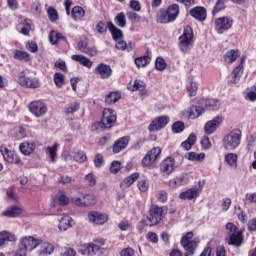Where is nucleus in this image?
<instances>
[{
	"label": "nucleus",
	"mask_w": 256,
	"mask_h": 256,
	"mask_svg": "<svg viewBox=\"0 0 256 256\" xmlns=\"http://www.w3.org/2000/svg\"><path fill=\"white\" fill-rule=\"evenodd\" d=\"M115 123H117V112L113 109L106 108L103 110L101 121L93 124L92 129L101 133L105 129H111Z\"/></svg>",
	"instance_id": "obj_1"
},
{
	"label": "nucleus",
	"mask_w": 256,
	"mask_h": 256,
	"mask_svg": "<svg viewBox=\"0 0 256 256\" xmlns=\"http://www.w3.org/2000/svg\"><path fill=\"white\" fill-rule=\"evenodd\" d=\"M41 243H43V240L37 239L33 236L22 237L19 240L18 250L14 256H27V251H33V249H37Z\"/></svg>",
	"instance_id": "obj_2"
},
{
	"label": "nucleus",
	"mask_w": 256,
	"mask_h": 256,
	"mask_svg": "<svg viewBox=\"0 0 256 256\" xmlns=\"http://www.w3.org/2000/svg\"><path fill=\"white\" fill-rule=\"evenodd\" d=\"M226 230L228 231L226 236L228 245H233V247H241V245H243V241H245L243 231H239V228L231 222L226 224Z\"/></svg>",
	"instance_id": "obj_3"
},
{
	"label": "nucleus",
	"mask_w": 256,
	"mask_h": 256,
	"mask_svg": "<svg viewBox=\"0 0 256 256\" xmlns=\"http://www.w3.org/2000/svg\"><path fill=\"white\" fill-rule=\"evenodd\" d=\"M179 17V5L172 4L170 5L167 10H160L157 16L158 23H173L175 19Z\"/></svg>",
	"instance_id": "obj_4"
},
{
	"label": "nucleus",
	"mask_w": 256,
	"mask_h": 256,
	"mask_svg": "<svg viewBox=\"0 0 256 256\" xmlns=\"http://www.w3.org/2000/svg\"><path fill=\"white\" fill-rule=\"evenodd\" d=\"M226 151H235L241 145V130H233L222 139Z\"/></svg>",
	"instance_id": "obj_5"
},
{
	"label": "nucleus",
	"mask_w": 256,
	"mask_h": 256,
	"mask_svg": "<svg viewBox=\"0 0 256 256\" xmlns=\"http://www.w3.org/2000/svg\"><path fill=\"white\" fill-rule=\"evenodd\" d=\"M193 47V29L188 26L179 37V48L182 53H189Z\"/></svg>",
	"instance_id": "obj_6"
},
{
	"label": "nucleus",
	"mask_w": 256,
	"mask_h": 256,
	"mask_svg": "<svg viewBox=\"0 0 256 256\" xmlns=\"http://www.w3.org/2000/svg\"><path fill=\"white\" fill-rule=\"evenodd\" d=\"M165 213H167L166 206L159 207L157 205H152L147 216L149 226L153 227L155 225H159V222L163 219V215H165Z\"/></svg>",
	"instance_id": "obj_7"
},
{
	"label": "nucleus",
	"mask_w": 256,
	"mask_h": 256,
	"mask_svg": "<svg viewBox=\"0 0 256 256\" xmlns=\"http://www.w3.org/2000/svg\"><path fill=\"white\" fill-rule=\"evenodd\" d=\"M193 239V232H187L181 240L180 244L182 245L183 249L186 251L184 256H194L195 251L197 249V242Z\"/></svg>",
	"instance_id": "obj_8"
},
{
	"label": "nucleus",
	"mask_w": 256,
	"mask_h": 256,
	"mask_svg": "<svg viewBox=\"0 0 256 256\" xmlns=\"http://www.w3.org/2000/svg\"><path fill=\"white\" fill-rule=\"evenodd\" d=\"M78 252H80L81 255H84V256H95V255L101 256V255H105V248L95 243H87L82 245L78 250Z\"/></svg>",
	"instance_id": "obj_9"
},
{
	"label": "nucleus",
	"mask_w": 256,
	"mask_h": 256,
	"mask_svg": "<svg viewBox=\"0 0 256 256\" xmlns=\"http://www.w3.org/2000/svg\"><path fill=\"white\" fill-rule=\"evenodd\" d=\"M0 153L3 156L4 160L7 161V163L17 165L18 167H23V161L21 160V157H19V155L15 153V151L9 150L6 147H1Z\"/></svg>",
	"instance_id": "obj_10"
},
{
	"label": "nucleus",
	"mask_w": 256,
	"mask_h": 256,
	"mask_svg": "<svg viewBox=\"0 0 256 256\" xmlns=\"http://www.w3.org/2000/svg\"><path fill=\"white\" fill-rule=\"evenodd\" d=\"M168 124L169 116H158L150 123L148 131H150V133L161 131V129H165Z\"/></svg>",
	"instance_id": "obj_11"
},
{
	"label": "nucleus",
	"mask_w": 256,
	"mask_h": 256,
	"mask_svg": "<svg viewBox=\"0 0 256 256\" xmlns=\"http://www.w3.org/2000/svg\"><path fill=\"white\" fill-rule=\"evenodd\" d=\"M18 81L19 85L26 87V89H39V87H41V83L37 78H29L25 76V72L20 73Z\"/></svg>",
	"instance_id": "obj_12"
},
{
	"label": "nucleus",
	"mask_w": 256,
	"mask_h": 256,
	"mask_svg": "<svg viewBox=\"0 0 256 256\" xmlns=\"http://www.w3.org/2000/svg\"><path fill=\"white\" fill-rule=\"evenodd\" d=\"M161 155V149L159 147L152 148L142 159L143 167H151V165L157 161Z\"/></svg>",
	"instance_id": "obj_13"
},
{
	"label": "nucleus",
	"mask_w": 256,
	"mask_h": 256,
	"mask_svg": "<svg viewBox=\"0 0 256 256\" xmlns=\"http://www.w3.org/2000/svg\"><path fill=\"white\" fill-rule=\"evenodd\" d=\"M72 203L78 207H91L95 203V197L91 194H82L80 197H73Z\"/></svg>",
	"instance_id": "obj_14"
},
{
	"label": "nucleus",
	"mask_w": 256,
	"mask_h": 256,
	"mask_svg": "<svg viewBox=\"0 0 256 256\" xmlns=\"http://www.w3.org/2000/svg\"><path fill=\"white\" fill-rule=\"evenodd\" d=\"M28 109L35 117H43L47 113V105L41 101H33L28 105Z\"/></svg>",
	"instance_id": "obj_15"
},
{
	"label": "nucleus",
	"mask_w": 256,
	"mask_h": 256,
	"mask_svg": "<svg viewBox=\"0 0 256 256\" xmlns=\"http://www.w3.org/2000/svg\"><path fill=\"white\" fill-rule=\"evenodd\" d=\"M77 49L81 53H85V55H89V57L97 56V50L95 48L89 46V41L87 38L81 39L77 44Z\"/></svg>",
	"instance_id": "obj_16"
},
{
	"label": "nucleus",
	"mask_w": 256,
	"mask_h": 256,
	"mask_svg": "<svg viewBox=\"0 0 256 256\" xmlns=\"http://www.w3.org/2000/svg\"><path fill=\"white\" fill-rule=\"evenodd\" d=\"M221 123H223V116H216L214 119L208 121L204 126L206 135H213Z\"/></svg>",
	"instance_id": "obj_17"
},
{
	"label": "nucleus",
	"mask_w": 256,
	"mask_h": 256,
	"mask_svg": "<svg viewBox=\"0 0 256 256\" xmlns=\"http://www.w3.org/2000/svg\"><path fill=\"white\" fill-rule=\"evenodd\" d=\"M107 215L103 213H99L97 211H91L88 214V221L90 223H94V225H105L107 223Z\"/></svg>",
	"instance_id": "obj_18"
},
{
	"label": "nucleus",
	"mask_w": 256,
	"mask_h": 256,
	"mask_svg": "<svg viewBox=\"0 0 256 256\" xmlns=\"http://www.w3.org/2000/svg\"><path fill=\"white\" fill-rule=\"evenodd\" d=\"M94 73L96 75H99L101 79H109L111 75H113V69H111V66L100 63L98 66L95 68Z\"/></svg>",
	"instance_id": "obj_19"
},
{
	"label": "nucleus",
	"mask_w": 256,
	"mask_h": 256,
	"mask_svg": "<svg viewBox=\"0 0 256 256\" xmlns=\"http://www.w3.org/2000/svg\"><path fill=\"white\" fill-rule=\"evenodd\" d=\"M130 138L129 136H124L119 138L117 141H115L112 149L113 153H121L123 149L127 148V145H129Z\"/></svg>",
	"instance_id": "obj_20"
},
{
	"label": "nucleus",
	"mask_w": 256,
	"mask_h": 256,
	"mask_svg": "<svg viewBox=\"0 0 256 256\" xmlns=\"http://www.w3.org/2000/svg\"><path fill=\"white\" fill-rule=\"evenodd\" d=\"M162 173L165 175H171L172 171H175V159L166 158L160 165Z\"/></svg>",
	"instance_id": "obj_21"
},
{
	"label": "nucleus",
	"mask_w": 256,
	"mask_h": 256,
	"mask_svg": "<svg viewBox=\"0 0 256 256\" xmlns=\"http://www.w3.org/2000/svg\"><path fill=\"white\" fill-rule=\"evenodd\" d=\"M216 25L218 27V32L222 33V31H227L228 29H231L233 25V20H231L229 17H222L216 19Z\"/></svg>",
	"instance_id": "obj_22"
},
{
	"label": "nucleus",
	"mask_w": 256,
	"mask_h": 256,
	"mask_svg": "<svg viewBox=\"0 0 256 256\" xmlns=\"http://www.w3.org/2000/svg\"><path fill=\"white\" fill-rule=\"evenodd\" d=\"M191 17H194L197 21H205L207 19V10L203 7H195L190 10Z\"/></svg>",
	"instance_id": "obj_23"
},
{
	"label": "nucleus",
	"mask_w": 256,
	"mask_h": 256,
	"mask_svg": "<svg viewBox=\"0 0 256 256\" xmlns=\"http://www.w3.org/2000/svg\"><path fill=\"white\" fill-rule=\"evenodd\" d=\"M152 53L150 50H146V54L144 56L138 57L134 60L135 65L139 68L147 67L149 63H151Z\"/></svg>",
	"instance_id": "obj_24"
},
{
	"label": "nucleus",
	"mask_w": 256,
	"mask_h": 256,
	"mask_svg": "<svg viewBox=\"0 0 256 256\" xmlns=\"http://www.w3.org/2000/svg\"><path fill=\"white\" fill-rule=\"evenodd\" d=\"M179 197L183 200L188 199V201H191V199H197V197H199V189L190 188V189L180 193Z\"/></svg>",
	"instance_id": "obj_25"
},
{
	"label": "nucleus",
	"mask_w": 256,
	"mask_h": 256,
	"mask_svg": "<svg viewBox=\"0 0 256 256\" xmlns=\"http://www.w3.org/2000/svg\"><path fill=\"white\" fill-rule=\"evenodd\" d=\"M108 30L112 34V38L114 41H119L123 39V31L115 26L113 22H108L107 24Z\"/></svg>",
	"instance_id": "obj_26"
},
{
	"label": "nucleus",
	"mask_w": 256,
	"mask_h": 256,
	"mask_svg": "<svg viewBox=\"0 0 256 256\" xmlns=\"http://www.w3.org/2000/svg\"><path fill=\"white\" fill-rule=\"evenodd\" d=\"M35 142H22L19 145V150L22 155H31L35 151Z\"/></svg>",
	"instance_id": "obj_27"
},
{
	"label": "nucleus",
	"mask_w": 256,
	"mask_h": 256,
	"mask_svg": "<svg viewBox=\"0 0 256 256\" xmlns=\"http://www.w3.org/2000/svg\"><path fill=\"white\" fill-rule=\"evenodd\" d=\"M71 59L72 61H76L77 63H80L81 65H83V67H88V69H91L93 67V62L85 56L72 55Z\"/></svg>",
	"instance_id": "obj_28"
},
{
	"label": "nucleus",
	"mask_w": 256,
	"mask_h": 256,
	"mask_svg": "<svg viewBox=\"0 0 256 256\" xmlns=\"http://www.w3.org/2000/svg\"><path fill=\"white\" fill-rule=\"evenodd\" d=\"M13 57L16 61H23L24 63H28V61H31V55L21 50H14Z\"/></svg>",
	"instance_id": "obj_29"
},
{
	"label": "nucleus",
	"mask_w": 256,
	"mask_h": 256,
	"mask_svg": "<svg viewBox=\"0 0 256 256\" xmlns=\"http://www.w3.org/2000/svg\"><path fill=\"white\" fill-rule=\"evenodd\" d=\"M204 107L208 110V111H217L219 110V108L221 107V103L219 102V100L216 99H206L204 100Z\"/></svg>",
	"instance_id": "obj_30"
},
{
	"label": "nucleus",
	"mask_w": 256,
	"mask_h": 256,
	"mask_svg": "<svg viewBox=\"0 0 256 256\" xmlns=\"http://www.w3.org/2000/svg\"><path fill=\"white\" fill-rule=\"evenodd\" d=\"M0 247H3V245H5L6 241H17V237H15V235H13L11 232L9 231H2L0 232Z\"/></svg>",
	"instance_id": "obj_31"
},
{
	"label": "nucleus",
	"mask_w": 256,
	"mask_h": 256,
	"mask_svg": "<svg viewBox=\"0 0 256 256\" xmlns=\"http://www.w3.org/2000/svg\"><path fill=\"white\" fill-rule=\"evenodd\" d=\"M20 213H21V208L17 206H10L2 212V215L4 217H19Z\"/></svg>",
	"instance_id": "obj_32"
},
{
	"label": "nucleus",
	"mask_w": 256,
	"mask_h": 256,
	"mask_svg": "<svg viewBox=\"0 0 256 256\" xmlns=\"http://www.w3.org/2000/svg\"><path fill=\"white\" fill-rule=\"evenodd\" d=\"M205 113V108L201 106H192L189 111L190 119H197V117H201Z\"/></svg>",
	"instance_id": "obj_33"
},
{
	"label": "nucleus",
	"mask_w": 256,
	"mask_h": 256,
	"mask_svg": "<svg viewBox=\"0 0 256 256\" xmlns=\"http://www.w3.org/2000/svg\"><path fill=\"white\" fill-rule=\"evenodd\" d=\"M232 80L231 83L237 84L241 80V76L243 75V65L239 64L236 66L232 72Z\"/></svg>",
	"instance_id": "obj_34"
},
{
	"label": "nucleus",
	"mask_w": 256,
	"mask_h": 256,
	"mask_svg": "<svg viewBox=\"0 0 256 256\" xmlns=\"http://www.w3.org/2000/svg\"><path fill=\"white\" fill-rule=\"evenodd\" d=\"M238 159H239V156H237V154H235V153H228L225 155L226 163L233 169H237V160Z\"/></svg>",
	"instance_id": "obj_35"
},
{
	"label": "nucleus",
	"mask_w": 256,
	"mask_h": 256,
	"mask_svg": "<svg viewBox=\"0 0 256 256\" xmlns=\"http://www.w3.org/2000/svg\"><path fill=\"white\" fill-rule=\"evenodd\" d=\"M71 217L65 215L61 218L60 222H59V229L61 231H67V229H69L71 227Z\"/></svg>",
	"instance_id": "obj_36"
},
{
	"label": "nucleus",
	"mask_w": 256,
	"mask_h": 256,
	"mask_svg": "<svg viewBox=\"0 0 256 256\" xmlns=\"http://www.w3.org/2000/svg\"><path fill=\"white\" fill-rule=\"evenodd\" d=\"M119 99H121V93L111 92L106 96L105 103H107V105H113L114 103H117Z\"/></svg>",
	"instance_id": "obj_37"
},
{
	"label": "nucleus",
	"mask_w": 256,
	"mask_h": 256,
	"mask_svg": "<svg viewBox=\"0 0 256 256\" xmlns=\"http://www.w3.org/2000/svg\"><path fill=\"white\" fill-rule=\"evenodd\" d=\"M237 57H239V51L238 50H230L225 54L224 60L226 63H234V61H237Z\"/></svg>",
	"instance_id": "obj_38"
},
{
	"label": "nucleus",
	"mask_w": 256,
	"mask_h": 256,
	"mask_svg": "<svg viewBox=\"0 0 256 256\" xmlns=\"http://www.w3.org/2000/svg\"><path fill=\"white\" fill-rule=\"evenodd\" d=\"M114 21L118 27H127V18L125 17V13L123 12L118 13L115 16Z\"/></svg>",
	"instance_id": "obj_39"
},
{
	"label": "nucleus",
	"mask_w": 256,
	"mask_h": 256,
	"mask_svg": "<svg viewBox=\"0 0 256 256\" xmlns=\"http://www.w3.org/2000/svg\"><path fill=\"white\" fill-rule=\"evenodd\" d=\"M138 179L139 173H133L123 180L122 185H125V187H131V185H133V183H135Z\"/></svg>",
	"instance_id": "obj_40"
},
{
	"label": "nucleus",
	"mask_w": 256,
	"mask_h": 256,
	"mask_svg": "<svg viewBox=\"0 0 256 256\" xmlns=\"http://www.w3.org/2000/svg\"><path fill=\"white\" fill-rule=\"evenodd\" d=\"M197 83L193 80H190L187 84V91L190 97H195L197 95Z\"/></svg>",
	"instance_id": "obj_41"
},
{
	"label": "nucleus",
	"mask_w": 256,
	"mask_h": 256,
	"mask_svg": "<svg viewBox=\"0 0 256 256\" xmlns=\"http://www.w3.org/2000/svg\"><path fill=\"white\" fill-rule=\"evenodd\" d=\"M72 17L74 19H81V18L85 17V10L80 6L74 7L72 9Z\"/></svg>",
	"instance_id": "obj_42"
},
{
	"label": "nucleus",
	"mask_w": 256,
	"mask_h": 256,
	"mask_svg": "<svg viewBox=\"0 0 256 256\" xmlns=\"http://www.w3.org/2000/svg\"><path fill=\"white\" fill-rule=\"evenodd\" d=\"M138 189L141 193H145L149 189V181L146 178H142L138 181Z\"/></svg>",
	"instance_id": "obj_43"
},
{
	"label": "nucleus",
	"mask_w": 256,
	"mask_h": 256,
	"mask_svg": "<svg viewBox=\"0 0 256 256\" xmlns=\"http://www.w3.org/2000/svg\"><path fill=\"white\" fill-rule=\"evenodd\" d=\"M54 83L56 87H62L65 83V76L62 73L56 72L54 74Z\"/></svg>",
	"instance_id": "obj_44"
},
{
	"label": "nucleus",
	"mask_w": 256,
	"mask_h": 256,
	"mask_svg": "<svg viewBox=\"0 0 256 256\" xmlns=\"http://www.w3.org/2000/svg\"><path fill=\"white\" fill-rule=\"evenodd\" d=\"M173 133H183L185 131V123L182 121H177L172 125Z\"/></svg>",
	"instance_id": "obj_45"
},
{
	"label": "nucleus",
	"mask_w": 256,
	"mask_h": 256,
	"mask_svg": "<svg viewBox=\"0 0 256 256\" xmlns=\"http://www.w3.org/2000/svg\"><path fill=\"white\" fill-rule=\"evenodd\" d=\"M81 105L79 103L74 102L69 105V107L66 108V115L70 116L73 115V113H77V110L80 109Z\"/></svg>",
	"instance_id": "obj_46"
},
{
	"label": "nucleus",
	"mask_w": 256,
	"mask_h": 256,
	"mask_svg": "<svg viewBox=\"0 0 256 256\" xmlns=\"http://www.w3.org/2000/svg\"><path fill=\"white\" fill-rule=\"evenodd\" d=\"M131 91H140V92L145 91V82L141 80H135Z\"/></svg>",
	"instance_id": "obj_47"
},
{
	"label": "nucleus",
	"mask_w": 256,
	"mask_h": 256,
	"mask_svg": "<svg viewBox=\"0 0 256 256\" xmlns=\"http://www.w3.org/2000/svg\"><path fill=\"white\" fill-rule=\"evenodd\" d=\"M74 160L77 163H85V161H87V155L85 154V152L80 151V152H76L74 154Z\"/></svg>",
	"instance_id": "obj_48"
},
{
	"label": "nucleus",
	"mask_w": 256,
	"mask_h": 256,
	"mask_svg": "<svg viewBox=\"0 0 256 256\" xmlns=\"http://www.w3.org/2000/svg\"><path fill=\"white\" fill-rule=\"evenodd\" d=\"M155 67L157 71H165V69H167V63H165V60L163 58H157L155 62Z\"/></svg>",
	"instance_id": "obj_49"
},
{
	"label": "nucleus",
	"mask_w": 256,
	"mask_h": 256,
	"mask_svg": "<svg viewBox=\"0 0 256 256\" xmlns=\"http://www.w3.org/2000/svg\"><path fill=\"white\" fill-rule=\"evenodd\" d=\"M105 163V159L103 158V154L98 153L95 155L94 158V165L95 167H97L98 169L103 167V164Z\"/></svg>",
	"instance_id": "obj_50"
},
{
	"label": "nucleus",
	"mask_w": 256,
	"mask_h": 256,
	"mask_svg": "<svg viewBox=\"0 0 256 256\" xmlns=\"http://www.w3.org/2000/svg\"><path fill=\"white\" fill-rule=\"evenodd\" d=\"M121 169V162L119 161H113L110 166V172L116 175V173H119V170Z\"/></svg>",
	"instance_id": "obj_51"
},
{
	"label": "nucleus",
	"mask_w": 256,
	"mask_h": 256,
	"mask_svg": "<svg viewBox=\"0 0 256 256\" xmlns=\"http://www.w3.org/2000/svg\"><path fill=\"white\" fill-rule=\"evenodd\" d=\"M53 251H55V247L51 243H44L43 245V253L45 255H52Z\"/></svg>",
	"instance_id": "obj_52"
},
{
	"label": "nucleus",
	"mask_w": 256,
	"mask_h": 256,
	"mask_svg": "<svg viewBox=\"0 0 256 256\" xmlns=\"http://www.w3.org/2000/svg\"><path fill=\"white\" fill-rule=\"evenodd\" d=\"M85 180L88 182L89 187H95V185H97V180L95 179L93 173L86 175Z\"/></svg>",
	"instance_id": "obj_53"
},
{
	"label": "nucleus",
	"mask_w": 256,
	"mask_h": 256,
	"mask_svg": "<svg viewBox=\"0 0 256 256\" xmlns=\"http://www.w3.org/2000/svg\"><path fill=\"white\" fill-rule=\"evenodd\" d=\"M48 15L50 21H57L59 19V14H57V10L55 8H49Z\"/></svg>",
	"instance_id": "obj_54"
},
{
	"label": "nucleus",
	"mask_w": 256,
	"mask_h": 256,
	"mask_svg": "<svg viewBox=\"0 0 256 256\" xmlns=\"http://www.w3.org/2000/svg\"><path fill=\"white\" fill-rule=\"evenodd\" d=\"M26 49H28V51H30V53H37V51L39 50V46H37V43H35L33 41L27 42Z\"/></svg>",
	"instance_id": "obj_55"
},
{
	"label": "nucleus",
	"mask_w": 256,
	"mask_h": 256,
	"mask_svg": "<svg viewBox=\"0 0 256 256\" xmlns=\"http://www.w3.org/2000/svg\"><path fill=\"white\" fill-rule=\"evenodd\" d=\"M75 182V179L71 178L70 176H60L58 179V183L62 185H69V183Z\"/></svg>",
	"instance_id": "obj_56"
},
{
	"label": "nucleus",
	"mask_w": 256,
	"mask_h": 256,
	"mask_svg": "<svg viewBox=\"0 0 256 256\" xmlns=\"http://www.w3.org/2000/svg\"><path fill=\"white\" fill-rule=\"evenodd\" d=\"M127 17L129 19V21H133L134 23H139V21H141V16H139L135 12H128Z\"/></svg>",
	"instance_id": "obj_57"
},
{
	"label": "nucleus",
	"mask_w": 256,
	"mask_h": 256,
	"mask_svg": "<svg viewBox=\"0 0 256 256\" xmlns=\"http://www.w3.org/2000/svg\"><path fill=\"white\" fill-rule=\"evenodd\" d=\"M107 25H105V22L100 21L98 22V24L96 25V31L97 33L103 34L107 32Z\"/></svg>",
	"instance_id": "obj_58"
},
{
	"label": "nucleus",
	"mask_w": 256,
	"mask_h": 256,
	"mask_svg": "<svg viewBox=\"0 0 256 256\" xmlns=\"http://www.w3.org/2000/svg\"><path fill=\"white\" fill-rule=\"evenodd\" d=\"M225 9V2L223 0H218L214 6L213 13H219Z\"/></svg>",
	"instance_id": "obj_59"
},
{
	"label": "nucleus",
	"mask_w": 256,
	"mask_h": 256,
	"mask_svg": "<svg viewBox=\"0 0 256 256\" xmlns=\"http://www.w3.org/2000/svg\"><path fill=\"white\" fill-rule=\"evenodd\" d=\"M58 203L62 207H65V205H69V197H67L65 194H60L58 198Z\"/></svg>",
	"instance_id": "obj_60"
},
{
	"label": "nucleus",
	"mask_w": 256,
	"mask_h": 256,
	"mask_svg": "<svg viewBox=\"0 0 256 256\" xmlns=\"http://www.w3.org/2000/svg\"><path fill=\"white\" fill-rule=\"evenodd\" d=\"M118 228L120 231H129V229H131V223L122 221L118 224Z\"/></svg>",
	"instance_id": "obj_61"
},
{
	"label": "nucleus",
	"mask_w": 256,
	"mask_h": 256,
	"mask_svg": "<svg viewBox=\"0 0 256 256\" xmlns=\"http://www.w3.org/2000/svg\"><path fill=\"white\" fill-rule=\"evenodd\" d=\"M157 199L160 203H165V201H167V191L160 190L157 194Z\"/></svg>",
	"instance_id": "obj_62"
},
{
	"label": "nucleus",
	"mask_w": 256,
	"mask_h": 256,
	"mask_svg": "<svg viewBox=\"0 0 256 256\" xmlns=\"http://www.w3.org/2000/svg\"><path fill=\"white\" fill-rule=\"evenodd\" d=\"M245 201H247L248 203L256 204V193H247L245 196Z\"/></svg>",
	"instance_id": "obj_63"
},
{
	"label": "nucleus",
	"mask_w": 256,
	"mask_h": 256,
	"mask_svg": "<svg viewBox=\"0 0 256 256\" xmlns=\"http://www.w3.org/2000/svg\"><path fill=\"white\" fill-rule=\"evenodd\" d=\"M248 231H256V218L250 219L248 221Z\"/></svg>",
	"instance_id": "obj_64"
}]
</instances>
